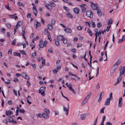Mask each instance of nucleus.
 Returning a JSON list of instances; mask_svg holds the SVG:
<instances>
[{
	"label": "nucleus",
	"instance_id": "f257e3e1",
	"mask_svg": "<svg viewBox=\"0 0 125 125\" xmlns=\"http://www.w3.org/2000/svg\"><path fill=\"white\" fill-rule=\"evenodd\" d=\"M85 14L87 16L90 18H92L93 16V13L90 10L86 11Z\"/></svg>",
	"mask_w": 125,
	"mask_h": 125
},
{
	"label": "nucleus",
	"instance_id": "f03ea898",
	"mask_svg": "<svg viewBox=\"0 0 125 125\" xmlns=\"http://www.w3.org/2000/svg\"><path fill=\"white\" fill-rule=\"evenodd\" d=\"M45 87H41L40 89L39 90V93L41 94L43 96H44L45 95Z\"/></svg>",
	"mask_w": 125,
	"mask_h": 125
},
{
	"label": "nucleus",
	"instance_id": "7ed1b4c3",
	"mask_svg": "<svg viewBox=\"0 0 125 125\" xmlns=\"http://www.w3.org/2000/svg\"><path fill=\"white\" fill-rule=\"evenodd\" d=\"M65 85L67 86V87L69 88V90L71 91L72 92L73 94H75L76 93L75 92L74 90L73 89L72 87V85L71 84H68L67 83H65Z\"/></svg>",
	"mask_w": 125,
	"mask_h": 125
},
{
	"label": "nucleus",
	"instance_id": "20e7f679",
	"mask_svg": "<svg viewBox=\"0 0 125 125\" xmlns=\"http://www.w3.org/2000/svg\"><path fill=\"white\" fill-rule=\"evenodd\" d=\"M125 71V66L121 68L120 72V76L121 75L124 73Z\"/></svg>",
	"mask_w": 125,
	"mask_h": 125
},
{
	"label": "nucleus",
	"instance_id": "39448f33",
	"mask_svg": "<svg viewBox=\"0 0 125 125\" xmlns=\"http://www.w3.org/2000/svg\"><path fill=\"white\" fill-rule=\"evenodd\" d=\"M68 108H67L65 107L64 106H63V110L64 111L66 112V114L67 116H68V112H69V104H67Z\"/></svg>",
	"mask_w": 125,
	"mask_h": 125
},
{
	"label": "nucleus",
	"instance_id": "423d86ee",
	"mask_svg": "<svg viewBox=\"0 0 125 125\" xmlns=\"http://www.w3.org/2000/svg\"><path fill=\"white\" fill-rule=\"evenodd\" d=\"M98 4L97 3H95L94 4L91 5L90 6L94 10H97L98 8H99L97 6Z\"/></svg>",
	"mask_w": 125,
	"mask_h": 125
},
{
	"label": "nucleus",
	"instance_id": "0eeeda50",
	"mask_svg": "<svg viewBox=\"0 0 125 125\" xmlns=\"http://www.w3.org/2000/svg\"><path fill=\"white\" fill-rule=\"evenodd\" d=\"M116 68L117 67H116L114 66H113L110 70V74L111 75H112L113 73H114Z\"/></svg>",
	"mask_w": 125,
	"mask_h": 125
},
{
	"label": "nucleus",
	"instance_id": "6e6552de",
	"mask_svg": "<svg viewBox=\"0 0 125 125\" xmlns=\"http://www.w3.org/2000/svg\"><path fill=\"white\" fill-rule=\"evenodd\" d=\"M22 76L24 78L29 80L30 79L29 76L26 73L23 72L22 73Z\"/></svg>",
	"mask_w": 125,
	"mask_h": 125
},
{
	"label": "nucleus",
	"instance_id": "1a4fd4ad",
	"mask_svg": "<svg viewBox=\"0 0 125 125\" xmlns=\"http://www.w3.org/2000/svg\"><path fill=\"white\" fill-rule=\"evenodd\" d=\"M39 45L40 48H43L44 46H46V45L43 44V41L41 40L40 42Z\"/></svg>",
	"mask_w": 125,
	"mask_h": 125
},
{
	"label": "nucleus",
	"instance_id": "9d476101",
	"mask_svg": "<svg viewBox=\"0 0 125 125\" xmlns=\"http://www.w3.org/2000/svg\"><path fill=\"white\" fill-rule=\"evenodd\" d=\"M122 61L121 59V58H119L117 62H116L114 65V66L117 67L118 66V65L120 64L121 62Z\"/></svg>",
	"mask_w": 125,
	"mask_h": 125
},
{
	"label": "nucleus",
	"instance_id": "9b49d317",
	"mask_svg": "<svg viewBox=\"0 0 125 125\" xmlns=\"http://www.w3.org/2000/svg\"><path fill=\"white\" fill-rule=\"evenodd\" d=\"M64 38L63 36L60 35L57 36V39L59 41H62L63 39H64Z\"/></svg>",
	"mask_w": 125,
	"mask_h": 125
},
{
	"label": "nucleus",
	"instance_id": "f8f14e48",
	"mask_svg": "<svg viewBox=\"0 0 125 125\" xmlns=\"http://www.w3.org/2000/svg\"><path fill=\"white\" fill-rule=\"evenodd\" d=\"M45 6L48 9L50 10H52V6L50 5L49 4H46L45 5Z\"/></svg>",
	"mask_w": 125,
	"mask_h": 125
},
{
	"label": "nucleus",
	"instance_id": "ddd939ff",
	"mask_svg": "<svg viewBox=\"0 0 125 125\" xmlns=\"http://www.w3.org/2000/svg\"><path fill=\"white\" fill-rule=\"evenodd\" d=\"M104 95V93L103 92H102L100 94L99 98L98 100V102L99 103L100 102L102 98L103 97Z\"/></svg>",
	"mask_w": 125,
	"mask_h": 125
},
{
	"label": "nucleus",
	"instance_id": "4468645a",
	"mask_svg": "<svg viewBox=\"0 0 125 125\" xmlns=\"http://www.w3.org/2000/svg\"><path fill=\"white\" fill-rule=\"evenodd\" d=\"M65 14L67 15V16L69 18H73V16L72 14L70 13L69 11H66L65 12Z\"/></svg>",
	"mask_w": 125,
	"mask_h": 125
},
{
	"label": "nucleus",
	"instance_id": "2eb2a0df",
	"mask_svg": "<svg viewBox=\"0 0 125 125\" xmlns=\"http://www.w3.org/2000/svg\"><path fill=\"white\" fill-rule=\"evenodd\" d=\"M83 5H85V4H82L80 5V7H81L82 11L83 12H84L86 10V8L83 6Z\"/></svg>",
	"mask_w": 125,
	"mask_h": 125
},
{
	"label": "nucleus",
	"instance_id": "dca6fc26",
	"mask_svg": "<svg viewBox=\"0 0 125 125\" xmlns=\"http://www.w3.org/2000/svg\"><path fill=\"white\" fill-rule=\"evenodd\" d=\"M111 100L110 99L108 98L105 102V105H109Z\"/></svg>",
	"mask_w": 125,
	"mask_h": 125
},
{
	"label": "nucleus",
	"instance_id": "f3484780",
	"mask_svg": "<svg viewBox=\"0 0 125 125\" xmlns=\"http://www.w3.org/2000/svg\"><path fill=\"white\" fill-rule=\"evenodd\" d=\"M64 30L67 33H70L72 31L71 29L69 28L65 29H64Z\"/></svg>",
	"mask_w": 125,
	"mask_h": 125
},
{
	"label": "nucleus",
	"instance_id": "a211bd4d",
	"mask_svg": "<svg viewBox=\"0 0 125 125\" xmlns=\"http://www.w3.org/2000/svg\"><path fill=\"white\" fill-rule=\"evenodd\" d=\"M73 11L76 14H79V10L77 8H73Z\"/></svg>",
	"mask_w": 125,
	"mask_h": 125
},
{
	"label": "nucleus",
	"instance_id": "6ab92c4d",
	"mask_svg": "<svg viewBox=\"0 0 125 125\" xmlns=\"http://www.w3.org/2000/svg\"><path fill=\"white\" fill-rule=\"evenodd\" d=\"M13 113L12 111L10 110L6 111V114L7 116H8L9 115H12Z\"/></svg>",
	"mask_w": 125,
	"mask_h": 125
},
{
	"label": "nucleus",
	"instance_id": "aec40b11",
	"mask_svg": "<svg viewBox=\"0 0 125 125\" xmlns=\"http://www.w3.org/2000/svg\"><path fill=\"white\" fill-rule=\"evenodd\" d=\"M42 117L46 119H48L49 117V116L48 114H46L45 113L42 114Z\"/></svg>",
	"mask_w": 125,
	"mask_h": 125
},
{
	"label": "nucleus",
	"instance_id": "412c9836",
	"mask_svg": "<svg viewBox=\"0 0 125 125\" xmlns=\"http://www.w3.org/2000/svg\"><path fill=\"white\" fill-rule=\"evenodd\" d=\"M97 13L98 14V15L99 16H102V13L101 12V10L100 9L98 8L97 10Z\"/></svg>",
	"mask_w": 125,
	"mask_h": 125
},
{
	"label": "nucleus",
	"instance_id": "4be33fe9",
	"mask_svg": "<svg viewBox=\"0 0 125 125\" xmlns=\"http://www.w3.org/2000/svg\"><path fill=\"white\" fill-rule=\"evenodd\" d=\"M119 76V77L117 79L116 83L114 84L115 85H116V84L118 83L121 81L122 77L121 76Z\"/></svg>",
	"mask_w": 125,
	"mask_h": 125
},
{
	"label": "nucleus",
	"instance_id": "5701e85b",
	"mask_svg": "<svg viewBox=\"0 0 125 125\" xmlns=\"http://www.w3.org/2000/svg\"><path fill=\"white\" fill-rule=\"evenodd\" d=\"M16 14H17L16 13L14 15H9L11 17V18H14L15 20H16V19H17V18H18V17L17 16H15V15H16Z\"/></svg>",
	"mask_w": 125,
	"mask_h": 125
},
{
	"label": "nucleus",
	"instance_id": "b1692460",
	"mask_svg": "<svg viewBox=\"0 0 125 125\" xmlns=\"http://www.w3.org/2000/svg\"><path fill=\"white\" fill-rule=\"evenodd\" d=\"M54 41L55 42V44L57 46H59L60 43L59 42V41H58L57 39H54Z\"/></svg>",
	"mask_w": 125,
	"mask_h": 125
},
{
	"label": "nucleus",
	"instance_id": "393cba45",
	"mask_svg": "<svg viewBox=\"0 0 125 125\" xmlns=\"http://www.w3.org/2000/svg\"><path fill=\"white\" fill-rule=\"evenodd\" d=\"M92 94V93L91 92H90L87 95L85 99H86V100L87 101L90 98V97L91 96V95Z\"/></svg>",
	"mask_w": 125,
	"mask_h": 125
},
{
	"label": "nucleus",
	"instance_id": "a878e982",
	"mask_svg": "<svg viewBox=\"0 0 125 125\" xmlns=\"http://www.w3.org/2000/svg\"><path fill=\"white\" fill-rule=\"evenodd\" d=\"M17 109H18L19 111V112L21 113H22L24 114L25 112V111L24 110H21V109L19 107H17Z\"/></svg>",
	"mask_w": 125,
	"mask_h": 125
},
{
	"label": "nucleus",
	"instance_id": "bb28decb",
	"mask_svg": "<svg viewBox=\"0 0 125 125\" xmlns=\"http://www.w3.org/2000/svg\"><path fill=\"white\" fill-rule=\"evenodd\" d=\"M33 10V12L34 14L36 16H37V10H36V8L34 7V9H32Z\"/></svg>",
	"mask_w": 125,
	"mask_h": 125
},
{
	"label": "nucleus",
	"instance_id": "cd10ccee",
	"mask_svg": "<svg viewBox=\"0 0 125 125\" xmlns=\"http://www.w3.org/2000/svg\"><path fill=\"white\" fill-rule=\"evenodd\" d=\"M44 33L45 35H50V34L48 32V29L47 28L45 29Z\"/></svg>",
	"mask_w": 125,
	"mask_h": 125
},
{
	"label": "nucleus",
	"instance_id": "c85d7f7f",
	"mask_svg": "<svg viewBox=\"0 0 125 125\" xmlns=\"http://www.w3.org/2000/svg\"><path fill=\"white\" fill-rule=\"evenodd\" d=\"M13 55L14 56H18L20 57H21V54L19 52H14L13 53Z\"/></svg>",
	"mask_w": 125,
	"mask_h": 125
},
{
	"label": "nucleus",
	"instance_id": "c756f323",
	"mask_svg": "<svg viewBox=\"0 0 125 125\" xmlns=\"http://www.w3.org/2000/svg\"><path fill=\"white\" fill-rule=\"evenodd\" d=\"M48 29L50 30H52L53 29L52 24L50 25L49 24H48Z\"/></svg>",
	"mask_w": 125,
	"mask_h": 125
},
{
	"label": "nucleus",
	"instance_id": "7c9ffc66",
	"mask_svg": "<svg viewBox=\"0 0 125 125\" xmlns=\"http://www.w3.org/2000/svg\"><path fill=\"white\" fill-rule=\"evenodd\" d=\"M87 32L89 33L90 36H93V33L89 28H88L87 30Z\"/></svg>",
	"mask_w": 125,
	"mask_h": 125
},
{
	"label": "nucleus",
	"instance_id": "2f4dec72",
	"mask_svg": "<svg viewBox=\"0 0 125 125\" xmlns=\"http://www.w3.org/2000/svg\"><path fill=\"white\" fill-rule=\"evenodd\" d=\"M25 28H22V36H23L24 35H25Z\"/></svg>",
	"mask_w": 125,
	"mask_h": 125
},
{
	"label": "nucleus",
	"instance_id": "473e14b6",
	"mask_svg": "<svg viewBox=\"0 0 125 125\" xmlns=\"http://www.w3.org/2000/svg\"><path fill=\"white\" fill-rule=\"evenodd\" d=\"M44 112L46 113L47 114H49L50 113V111L49 110L47 109V108H45L44 109Z\"/></svg>",
	"mask_w": 125,
	"mask_h": 125
},
{
	"label": "nucleus",
	"instance_id": "72a5a7b5",
	"mask_svg": "<svg viewBox=\"0 0 125 125\" xmlns=\"http://www.w3.org/2000/svg\"><path fill=\"white\" fill-rule=\"evenodd\" d=\"M87 101L86 100V99H85L84 100L82 103V105H83L86 103Z\"/></svg>",
	"mask_w": 125,
	"mask_h": 125
},
{
	"label": "nucleus",
	"instance_id": "f704fd0d",
	"mask_svg": "<svg viewBox=\"0 0 125 125\" xmlns=\"http://www.w3.org/2000/svg\"><path fill=\"white\" fill-rule=\"evenodd\" d=\"M36 22H37V24H36V29H37L38 27H40L41 26V24L40 23L38 22L37 21Z\"/></svg>",
	"mask_w": 125,
	"mask_h": 125
},
{
	"label": "nucleus",
	"instance_id": "c9c22d12",
	"mask_svg": "<svg viewBox=\"0 0 125 125\" xmlns=\"http://www.w3.org/2000/svg\"><path fill=\"white\" fill-rule=\"evenodd\" d=\"M85 118V117L83 114H82L81 115V118L82 120H84Z\"/></svg>",
	"mask_w": 125,
	"mask_h": 125
},
{
	"label": "nucleus",
	"instance_id": "e433bc0d",
	"mask_svg": "<svg viewBox=\"0 0 125 125\" xmlns=\"http://www.w3.org/2000/svg\"><path fill=\"white\" fill-rule=\"evenodd\" d=\"M50 4L52 6L55 7L56 6V4L53 2H50Z\"/></svg>",
	"mask_w": 125,
	"mask_h": 125
},
{
	"label": "nucleus",
	"instance_id": "4c0bfd02",
	"mask_svg": "<svg viewBox=\"0 0 125 125\" xmlns=\"http://www.w3.org/2000/svg\"><path fill=\"white\" fill-rule=\"evenodd\" d=\"M21 25V22L20 21H19L17 22L16 25H17V26H18L19 27H20Z\"/></svg>",
	"mask_w": 125,
	"mask_h": 125
},
{
	"label": "nucleus",
	"instance_id": "58836bf2",
	"mask_svg": "<svg viewBox=\"0 0 125 125\" xmlns=\"http://www.w3.org/2000/svg\"><path fill=\"white\" fill-rule=\"evenodd\" d=\"M64 9L66 10V11H69L70 10L66 6H64L63 7Z\"/></svg>",
	"mask_w": 125,
	"mask_h": 125
},
{
	"label": "nucleus",
	"instance_id": "ea45409f",
	"mask_svg": "<svg viewBox=\"0 0 125 125\" xmlns=\"http://www.w3.org/2000/svg\"><path fill=\"white\" fill-rule=\"evenodd\" d=\"M62 41L65 44H66L67 42V40L66 39H64V38Z\"/></svg>",
	"mask_w": 125,
	"mask_h": 125
},
{
	"label": "nucleus",
	"instance_id": "a19ab883",
	"mask_svg": "<svg viewBox=\"0 0 125 125\" xmlns=\"http://www.w3.org/2000/svg\"><path fill=\"white\" fill-rule=\"evenodd\" d=\"M16 39H14L13 41L11 42V44L12 45H14L15 44V43H16Z\"/></svg>",
	"mask_w": 125,
	"mask_h": 125
},
{
	"label": "nucleus",
	"instance_id": "79ce46f5",
	"mask_svg": "<svg viewBox=\"0 0 125 125\" xmlns=\"http://www.w3.org/2000/svg\"><path fill=\"white\" fill-rule=\"evenodd\" d=\"M102 24L100 22L98 23L97 24V26L98 28L102 26Z\"/></svg>",
	"mask_w": 125,
	"mask_h": 125
},
{
	"label": "nucleus",
	"instance_id": "37998d69",
	"mask_svg": "<svg viewBox=\"0 0 125 125\" xmlns=\"http://www.w3.org/2000/svg\"><path fill=\"white\" fill-rule=\"evenodd\" d=\"M83 26H78L77 27V29L78 30L80 31L83 28Z\"/></svg>",
	"mask_w": 125,
	"mask_h": 125
},
{
	"label": "nucleus",
	"instance_id": "c03bdc74",
	"mask_svg": "<svg viewBox=\"0 0 125 125\" xmlns=\"http://www.w3.org/2000/svg\"><path fill=\"white\" fill-rule=\"evenodd\" d=\"M12 52V50L11 49H9L8 52V53L9 54H11V53Z\"/></svg>",
	"mask_w": 125,
	"mask_h": 125
},
{
	"label": "nucleus",
	"instance_id": "a18cd8bd",
	"mask_svg": "<svg viewBox=\"0 0 125 125\" xmlns=\"http://www.w3.org/2000/svg\"><path fill=\"white\" fill-rule=\"evenodd\" d=\"M36 115L37 117H40L41 118L42 117V114H37Z\"/></svg>",
	"mask_w": 125,
	"mask_h": 125
},
{
	"label": "nucleus",
	"instance_id": "49530a36",
	"mask_svg": "<svg viewBox=\"0 0 125 125\" xmlns=\"http://www.w3.org/2000/svg\"><path fill=\"white\" fill-rule=\"evenodd\" d=\"M13 118L11 117H10L9 118V121L10 122H12L13 121Z\"/></svg>",
	"mask_w": 125,
	"mask_h": 125
},
{
	"label": "nucleus",
	"instance_id": "de8ad7c7",
	"mask_svg": "<svg viewBox=\"0 0 125 125\" xmlns=\"http://www.w3.org/2000/svg\"><path fill=\"white\" fill-rule=\"evenodd\" d=\"M69 74L71 76H74L75 77H76V75L75 74H73V73L70 72H69Z\"/></svg>",
	"mask_w": 125,
	"mask_h": 125
},
{
	"label": "nucleus",
	"instance_id": "09e8293b",
	"mask_svg": "<svg viewBox=\"0 0 125 125\" xmlns=\"http://www.w3.org/2000/svg\"><path fill=\"white\" fill-rule=\"evenodd\" d=\"M98 118V117H97L96 119H95V121H94V124H93V125H96V123L97 122V119Z\"/></svg>",
	"mask_w": 125,
	"mask_h": 125
},
{
	"label": "nucleus",
	"instance_id": "8fccbe9b",
	"mask_svg": "<svg viewBox=\"0 0 125 125\" xmlns=\"http://www.w3.org/2000/svg\"><path fill=\"white\" fill-rule=\"evenodd\" d=\"M106 118V116L105 115H104L103 117L102 120L101 122L104 123V121Z\"/></svg>",
	"mask_w": 125,
	"mask_h": 125
},
{
	"label": "nucleus",
	"instance_id": "3c124183",
	"mask_svg": "<svg viewBox=\"0 0 125 125\" xmlns=\"http://www.w3.org/2000/svg\"><path fill=\"white\" fill-rule=\"evenodd\" d=\"M105 107H104L103 108L100 110V113H104V109H105Z\"/></svg>",
	"mask_w": 125,
	"mask_h": 125
},
{
	"label": "nucleus",
	"instance_id": "603ef678",
	"mask_svg": "<svg viewBox=\"0 0 125 125\" xmlns=\"http://www.w3.org/2000/svg\"><path fill=\"white\" fill-rule=\"evenodd\" d=\"M14 79L13 80V81L15 82H19V80L16 77H15L14 78Z\"/></svg>",
	"mask_w": 125,
	"mask_h": 125
},
{
	"label": "nucleus",
	"instance_id": "864d4df0",
	"mask_svg": "<svg viewBox=\"0 0 125 125\" xmlns=\"http://www.w3.org/2000/svg\"><path fill=\"white\" fill-rule=\"evenodd\" d=\"M82 45V44L81 43H79L77 44V48H78L79 47H81Z\"/></svg>",
	"mask_w": 125,
	"mask_h": 125
},
{
	"label": "nucleus",
	"instance_id": "5fc2aeb1",
	"mask_svg": "<svg viewBox=\"0 0 125 125\" xmlns=\"http://www.w3.org/2000/svg\"><path fill=\"white\" fill-rule=\"evenodd\" d=\"M55 22V20H52L51 22V24L52 25L54 24Z\"/></svg>",
	"mask_w": 125,
	"mask_h": 125
},
{
	"label": "nucleus",
	"instance_id": "6e6d98bb",
	"mask_svg": "<svg viewBox=\"0 0 125 125\" xmlns=\"http://www.w3.org/2000/svg\"><path fill=\"white\" fill-rule=\"evenodd\" d=\"M112 94L113 93H111L110 94V98H109L111 100H112L113 98Z\"/></svg>",
	"mask_w": 125,
	"mask_h": 125
},
{
	"label": "nucleus",
	"instance_id": "4d7b16f0",
	"mask_svg": "<svg viewBox=\"0 0 125 125\" xmlns=\"http://www.w3.org/2000/svg\"><path fill=\"white\" fill-rule=\"evenodd\" d=\"M36 55V52H35L34 53H33L32 54V56L33 58H35Z\"/></svg>",
	"mask_w": 125,
	"mask_h": 125
},
{
	"label": "nucleus",
	"instance_id": "13d9d810",
	"mask_svg": "<svg viewBox=\"0 0 125 125\" xmlns=\"http://www.w3.org/2000/svg\"><path fill=\"white\" fill-rule=\"evenodd\" d=\"M112 22L113 21L111 19H110V20L109 21L108 23V25H109L110 24H112Z\"/></svg>",
	"mask_w": 125,
	"mask_h": 125
},
{
	"label": "nucleus",
	"instance_id": "bf43d9fd",
	"mask_svg": "<svg viewBox=\"0 0 125 125\" xmlns=\"http://www.w3.org/2000/svg\"><path fill=\"white\" fill-rule=\"evenodd\" d=\"M31 65L32 66V67L34 68V70L36 68V65L35 64H31Z\"/></svg>",
	"mask_w": 125,
	"mask_h": 125
},
{
	"label": "nucleus",
	"instance_id": "052dcab7",
	"mask_svg": "<svg viewBox=\"0 0 125 125\" xmlns=\"http://www.w3.org/2000/svg\"><path fill=\"white\" fill-rule=\"evenodd\" d=\"M8 104H9L10 105H12V103L11 100H10V101H8Z\"/></svg>",
	"mask_w": 125,
	"mask_h": 125
},
{
	"label": "nucleus",
	"instance_id": "680f3d73",
	"mask_svg": "<svg viewBox=\"0 0 125 125\" xmlns=\"http://www.w3.org/2000/svg\"><path fill=\"white\" fill-rule=\"evenodd\" d=\"M58 70L57 69H56L54 70L53 71V73H56L58 71Z\"/></svg>",
	"mask_w": 125,
	"mask_h": 125
},
{
	"label": "nucleus",
	"instance_id": "e2e57ef3",
	"mask_svg": "<svg viewBox=\"0 0 125 125\" xmlns=\"http://www.w3.org/2000/svg\"><path fill=\"white\" fill-rule=\"evenodd\" d=\"M18 3L19 6H24V5H23V3L22 2H18Z\"/></svg>",
	"mask_w": 125,
	"mask_h": 125
},
{
	"label": "nucleus",
	"instance_id": "0e129e2a",
	"mask_svg": "<svg viewBox=\"0 0 125 125\" xmlns=\"http://www.w3.org/2000/svg\"><path fill=\"white\" fill-rule=\"evenodd\" d=\"M42 65L44 66L45 65V60H44L42 62Z\"/></svg>",
	"mask_w": 125,
	"mask_h": 125
},
{
	"label": "nucleus",
	"instance_id": "69168bd1",
	"mask_svg": "<svg viewBox=\"0 0 125 125\" xmlns=\"http://www.w3.org/2000/svg\"><path fill=\"white\" fill-rule=\"evenodd\" d=\"M123 41H124L122 38V39H119L118 42L119 43H122Z\"/></svg>",
	"mask_w": 125,
	"mask_h": 125
},
{
	"label": "nucleus",
	"instance_id": "338daca9",
	"mask_svg": "<svg viewBox=\"0 0 125 125\" xmlns=\"http://www.w3.org/2000/svg\"><path fill=\"white\" fill-rule=\"evenodd\" d=\"M92 25L94 28H95V25L94 22H93L92 23Z\"/></svg>",
	"mask_w": 125,
	"mask_h": 125
},
{
	"label": "nucleus",
	"instance_id": "774afa93",
	"mask_svg": "<svg viewBox=\"0 0 125 125\" xmlns=\"http://www.w3.org/2000/svg\"><path fill=\"white\" fill-rule=\"evenodd\" d=\"M106 125H112V124L110 122H108L106 123Z\"/></svg>",
	"mask_w": 125,
	"mask_h": 125
}]
</instances>
